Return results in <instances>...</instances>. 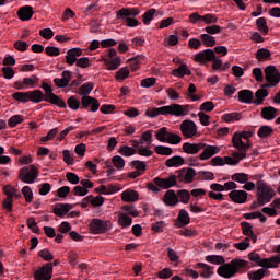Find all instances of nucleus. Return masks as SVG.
Masks as SVG:
<instances>
[{
	"instance_id": "obj_1",
	"label": "nucleus",
	"mask_w": 280,
	"mask_h": 280,
	"mask_svg": "<svg viewBox=\"0 0 280 280\" xmlns=\"http://www.w3.org/2000/svg\"><path fill=\"white\" fill-rule=\"evenodd\" d=\"M159 115H172L173 117H185L189 115V105L171 104L162 107H153L145 110V116L153 119Z\"/></svg>"
},
{
	"instance_id": "obj_2",
	"label": "nucleus",
	"mask_w": 280,
	"mask_h": 280,
	"mask_svg": "<svg viewBox=\"0 0 280 280\" xmlns=\"http://www.w3.org/2000/svg\"><path fill=\"white\" fill-rule=\"evenodd\" d=\"M275 196H277L275 188L260 179L256 183V202H254L253 206L264 207V205L272 202V198H275Z\"/></svg>"
},
{
	"instance_id": "obj_3",
	"label": "nucleus",
	"mask_w": 280,
	"mask_h": 280,
	"mask_svg": "<svg viewBox=\"0 0 280 280\" xmlns=\"http://www.w3.org/2000/svg\"><path fill=\"white\" fill-rule=\"evenodd\" d=\"M248 266V262L244 259L235 258L232 259L230 262L222 264L217 269V275L219 277H222L223 279H233L240 270H243V268H246Z\"/></svg>"
},
{
	"instance_id": "obj_4",
	"label": "nucleus",
	"mask_w": 280,
	"mask_h": 280,
	"mask_svg": "<svg viewBox=\"0 0 280 280\" xmlns=\"http://www.w3.org/2000/svg\"><path fill=\"white\" fill-rule=\"evenodd\" d=\"M139 14H141L139 8H121L116 12V19L126 21L127 27H139V20L135 19Z\"/></svg>"
},
{
	"instance_id": "obj_5",
	"label": "nucleus",
	"mask_w": 280,
	"mask_h": 280,
	"mask_svg": "<svg viewBox=\"0 0 280 280\" xmlns=\"http://www.w3.org/2000/svg\"><path fill=\"white\" fill-rule=\"evenodd\" d=\"M250 137H253V131L235 132L232 137L233 148H235V150H242L245 153L248 152L249 148H253Z\"/></svg>"
},
{
	"instance_id": "obj_6",
	"label": "nucleus",
	"mask_w": 280,
	"mask_h": 280,
	"mask_svg": "<svg viewBox=\"0 0 280 280\" xmlns=\"http://www.w3.org/2000/svg\"><path fill=\"white\" fill-rule=\"evenodd\" d=\"M38 167L34 165L24 166L19 171V180L21 183H26V185H33V183H36V178H38Z\"/></svg>"
},
{
	"instance_id": "obj_7",
	"label": "nucleus",
	"mask_w": 280,
	"mask_h": 280,
	"mask_svg": "<svg viewBox=\"0 0 280 280\" xmlns=\"http://www.w3.org/2000/svg\"><path fill=\"white\" fill-rule=\"evenodd\" d=\"M265 80L267 83L264 85V89H272L275 86H279L280 72L277 69V66H267L265 68Z\"/></svg>"
},
{
	"instance_id": "obj_8",
	"label": "nucleus",
	"mask_w": 280,
	"mask_h": 280,
	"mask_svg": "<svg viewBox=\"0 0 280 280\" xmlns=\"http://www.w3.org/2000/svg\"><path fill=\"white\" fill-rule=\"evenodd\" d=\"M40 89H43L45 93V102H49L50 104L58 106V108H67V103H65L58 95L54 94V89H51L48 83H42Z\"/></svg>"
},
{
	"instance_id": "obj_9",
	"label": "nucleus",
	"mask_w": 280,
	"mask_h": 280,
	"mask_svg": "<svg viewBox=\"0 0 280 280\" xmlns=\"http://www.w3.org/2000/svg\"><path fill=\"white\" fill-rule=\"evenodd\" d=\"M113 229V224L110 221H104L102 219H93L90 222V231L94 235H102V233H106V231H110Z\"/></svg>"
},
{
	"instance_id": "obj_10",
	"label": "nucleus",
	"mask_w": 280,
	"mask_h": 280,
	"mask_svg": "<svg viewBox=\"0 0 280 280\" xmlns=\"http://www.w3.org/2000/svg\"><path fill=\"white\" fill-rule=\"evenodd\" d=\"M179 130L186 139H194L198 135V126L194 120L189 119L182 121Z\"/></svg>"
},
{
	"instance_id": "obj_11",
	"label": "nucleus",
	"mask_w": 280,
	"mask_h": 280,
	"mask_svg": "<svg viewBox=\"0 0 280 280\" xmlns=\"http://www.w3.org/2000/svg\"><path fill=\"white\" fill-rule=\"evenodd\" d=\"M176 183H184V185H189V183H194V178H196V170L194 168H182L176 172Z\"/></svg>"
},
{
	"instance_id": "obj_12",
	"label": "nucleus",
	"mask_w": 280,
	"mask_h": 280,
	"mask_svg": "<svg viewBox=\"0 0 280 280\" xmlns=\"http://www.w3.org/2000/svg\"><path fill=\"white\" fill-rule=\"evenodd\" d=\"M203 148H201L202 152L199 154L200 161H209L215 154H220L222 148L219 145H211L202 142Z\"/></svg>"
},
{
	"instance_id": "obj_13",
	"label": "nucleus",
	"mask_w": 280,
	"mask_h": 280,
	"mask_svg": "<svg viewBox=\"0 0 280 280\" xmlns=\"http://www.w3.org/2000/svg\"><path fill=\"white\" fill-rule=\"evenodd\" d=\"M51 275H54V265L47 262L34 272V280H51Z\"/></svg>"
},
{
	"instance_id": "obj_14",
	"label": "nucleus",
	"mask_w": 280,
	"mask_h": 280,
	"mask_svg": "<svg viewBox=\"0 0 280 280\" xmlns=\"http://www.w3.org/2000/svg\"><path fill=\"white\" fill-rule=\"evenodd\" d=\"M153 183L160 187V189H171V187H176V175L171 174L166 178L155 177Z\"/></svg>"
},
{
	"instance_id": "obj_15",
	"label": "nucleus",
	"mask_w": 280,
	"mask_h": 280,
	"mask_svg": "<svg viewBox=\"0 0 280 280\" xmlns=\"http://www.w3.org/2000/svg\"><path fill=\"white\" fill-rule=\"evenodd\" d=\"M246 152H244L242 149H236V151L232 152V156H225L223 159L224 165H238L241 161L246 159Z\"/></svg>"
},
{
	"instance_id": "obj_16",
	"label": "nucleus",
	"mask_w": 280,
	"mask_h": 280,
	"mask_svg": "<svg viewBox=\"0 0 280 280\" xmlns=\"http://www.w3.org/2000/svg\"><path fill=\"white\" fill-rule=\"evenodd\" d=\"M215 58V51L213 49H206L195 55V62H199V65H206V62H211Z\"/></svg>"
},
{
	"instance_id": "obj_17",
	"label": "nucleus",
	"mask_w": 280,
	"mask_h": 280,
	"mask_svg": "<svg viewBox=\"0 0 280 280\" xmlns=\"http://www.w3.org/2000/svg\"><path fill=\"white\" fill-rule=\"evenodd\" d=\"M229 198L232 202H235V205H244L246 200H248V192L234 189L229 192Z\"/></svg>"
},
{
	"instance_id": "obj_18",
	"label": "nucleus",
	"mask_w": 280,
	"mask_h": 280,
	"mask_svg": "<svg viewBox=\"0 0 280 280\" xmlns=\"http://www.w3.org/2000/svg\"><path fill=\"white\" fill-rule=\"evenodd\" d=\"M80 56H82V49L81 48L69 49L67 51V55H66L67 65H69L70 67H73V63L78 62V58H80Z\"/></svg>"
},
{
	"instance_id": "obj_19",
	"label": "nucleus",
	"mask_w": 280,
	"mask_h": 280,
	"mask_svg": "<svg viewBox=\"0 0 280 280\" xmlns=\"http://www.w3.org/2000/svg\"><path fill=\"white\" fill-rule=\"evenodd\" d=\"M163 202L166 207H176L179 202L175 190H167L164 194Z\"/></svg>"
},
{
	"instance_id": "obj_20",
	"label": "nucleus",
	"mask_w": 280,
	"mask_h": 280,
	"mask_svg": "<svg viewBox=\"0 0 280 280\" xmlns=\"http://www.w3.org/2000/svg\"><path fill=\"white\" fill-rule=\"evenodd\" d=\"M203 148L202 142H198V143H190V142H185L183 144V150L186 154H191V155H196L198 154V152H201Z\"/></svg>"
},
{
	"instance_id": "obj_21",
	"label": "nucleus",
	"mask_w": 280,
	"mask_h": 280,
	"mask_svg": "<svg viewBox=\"0 0 280 280\" xmlns=\"http://www.w3.org/2000/svg\"><path fill=\"white\" fill-rule=\"evenodd\" d=\"M69 82H71V71L69 70H65L60 79H54V83L58 89H65V86H69Z\"/></svg>"
},
{
	"instance_id": "obj_22",
	"label": "nucleus",
	"mask_w": 280,
	"mask_h": 280,
	"mask_svg": "<svg viewBox=\"0 0 280 280\" xmlns=\"http://www.w3.org/2000/svg\"><path fill=\"white\" fill-rule=\"evenodd\" d=\"M238 102L242 104H255V94L250 90H241L238 92Z\"/></svg>"
},
{
	"instance_id": "obj_23",
	"label": "nucleus",
	"mask_w": 280,
	"mask_h": 280,
	"mask_svg": "<svg viewBox=\"0 0 280 280\" xmlns=\"http://www.w3.org/2000/svg\"><path fill=\"white\" fill-rule=\"evenodd\" d=\"M197 268H201L200 277H202V279H211V277L215 275L214 267L205 262H198Z\"/></svg>"
},
{
	"instance_id": "obj_24",
	"label": "nucleus",
	"mask_w": 280,
	"mask_h": 280,
	"mask_svg": "<svg viewBox=\"0 0 280 280\" xmlns=\"http://www.w3.org/2000/svg\"><path fill=\"white\" fill-rule=\"evenodd\" d=\"M103 62H105L107 71H116V69H119L121 67V58L115 57V58H108L103 57Z\"/></svg>"
},
{
	"instance_id": "obj_25",
	"label": "nucleus",
	"mask_w": 280,
	"mask_h": 280,
	"mask_svg": "<svg viewBox=\"0 0 280 280\" xmlns=\"http://www.w3.org/2000/svg\"><path fill=\"white\" fill-rule=\"evenodd\" d=\"M73 209V206L71 203H58L54 208V213L58 218H62V215H67Z\"/></svg>"
},
{
	"instance_id": "obj_26",
	"label": "nucleus",
	"mask_w": 280,
	"mask_h": 280,
	"mask_svg": "<svg viewBox=\"0 0 280 280\" xmlns=\"http://www.w3.org/2000/svg\"><path fill=\"white\" fill-rule=\"evenodd\" d=\"M18 16L20 21H30V19L34 16V9H32L30 5L22 7L18 11Z\"/></svg>"
},
{
	"instance_id": "obj_27",
	"label": "nucleus",
	"mask_w": 280,
	"mask_h": 280,
	"mask_svg": "<svg viewBox=\"0 0 280 280\" xmlns=\"http://www.w3.org/2000/svg\"><path fill=\"white\" fill-rule=\"evenodd\" d=\"M121 200L124 202H137V200H139V192L137 190L127 189L121 192Z\"/></svg>"
},
{
	"instance_id": "obj_28",
	"label": "nucleus",
	"mask_w": 280,
	"mask_h": 280,
	"mask_svg": "<svg viewBox=\"0 0 280 280\" xmlns=\"http://www.w3.org/2000/svg\"><path fill=\"white\" fill-rule=\"evenodd\" d=\"M28 102L40 104V102H45V94L40 90L28 91Z\"/></svg>"
},
{
	"instance_id": "obj_29",
	"label": "nucleus",
	"mask_w": 280,
	"mask_h": 280,
	"mask_svg": "<svg viewBox=\"0 0 280 280\" xmlns=\"http://www.w3.org/2000/svg\"><path fill=\"white\" fill-rule=\"evenodd\" d=\"M172 75L175 78H185V75H191V70L185 63H182L178 68L172 70Z\"/></svg>"
},
{
	"instance_id": "obj_30",
	"label": "nucleus",
	"mask_w": 280,
	"mask_h": 280,
	"mask_svg": "<svg viewBox=\"0 0 280 280\" xmlns=\"http://www.w3.org/2000/svg\"><path fill=\"white\" fill-rule=\"evenodd\" d=\"M277 108L269 106V107H264L261 109V117L262 119H266L267 121H272L277 117Z\"/></svg>"
},
{
	"instance_id": "obj_31",
	"label": "nucleus",
	"mask_w": 280,
	"mask_h": 280,
	"mask_svg": "<svg viewBox=\"0 0 280 280\" xmlns=\"http://www.w3.org/2000/svg\"><path fill=\"white\" fill-rule=\"evenodd\" d=\"M118 224L121 229H128L132 226V218L125 212H118Z\"/></svg>"
},
{
	"instance_id": "obj_32",
	"label": "nucleus",
	"mask_w": 280,
	"mask_h": 280,
	"mask_svg": "<svg viewBox=\"0 0 280 280\" xmlns=\"http://www.w3.org/2000/svg\"><path fill=\"white\" fill-rule=\"evenodd\" d=\"M280 264V256H272L270 258H262V268H278Z\"/></svg>"
},
{
	"instance_id": "obj_33",
	"label": "nucleus",
	"mask_w": 280,
	"mask_h": 280,
	"mask_svg": "<svg viewBox=\"0 0 280 280\" xmlns=\"http://www.w3.org/2000/svg\"><path fill=\"white\" fill-rule=\"evenodd\" d=\"M166 167H180L185 165V159L180 155H174L165 162Z\"/></svg>"
},
{
	"instance_id": "obj_34",
	"label": "nucleus",
	"mask_w": 280,
	"mask_h": 280,
	"mask_svg": "<svg viewBox=\"0 0 280 280\" xmlns=\"http://www.w3.org/2000/svg\"><path fill=\"white\" fill-rule=\"evenodd\" d=\"M176 196L183 205H189V200H191V192L187 189L177 190Z\"/></svg>"
},
{
	"instance_id": "obj_35",
	"label": "nucleus",
	"mask_w": 280,
	"mask_h": 280,
	"mask_svg": "<svg viewBox=\"0 0 280 280\" xmlns=\"http://www.w3.org/2000/svg\"><path fill=\"white\" fill-rule=\"evenodd\" d=\"M170 131H167V127H162L155 132V139L160 141V143H167V139L170 138Z\"/></svg>"
},
{
	"instance_id": "obj_36",
	"label": "nucleus",
	"mask_w": 280,
	"mask_h": 280,
	"mask_svg": "<svg viewBox=\"0 0 280 280\" xmlns=\"http://www.w3.org/2000/svg\"><path fill=\"white\" fill-rule=\"evenodd\" d=\"M268 95V90L266 89H259L256 91L255 93V100H254V104L256 106H261V104H264V100H266V96Z\"/></svg>"
},
{
	"instance_id": "obj_37",
	"label": "nucleus",
	"mask_w": 280,
	"mask_h": 280,
	"mask_svg": "<svg viewBox=\"0 0 280 280\" xmlns=\"http://www.w3.org/2000/svg\"><path fill=\"white\" fill-rule=\"evenodd\" d=\"M3 192L5 194L7 199L11 200H14V198H19L21 196V194H19V190L11 185L4 186Z\"/></svg>"
},
{
	"instance_id": "obj_38",
	"label": "nucleus",
	"mask_w": 280,
	"mask_h": 280,
	"mask_svg": "<svg viewBox=\"0 0 280 280\" xmlns=\"http://www.w3.org/2000/svg\"><path fill=\"white\" fill-rule=\"evenodd\" d=\"M256 26L257 30L260 31L264 36H267L268 32H270V28L268 27V22H266V18H258L256 20Z\"/></svg>"
},
{
	"instance_id": "obj_39",
	"label": "nucleus",
	"mask_w": 280,
	"mask_h": 280,
	"mask_svg": "<svg viewBox=\"0 0 280 280\" xmlns=\"http://www.w3.org/2000/svg\"><path fill=\"white\" fill-rule=\"evenodd\" d=\"M200 40L203 47H215V37L207 33L200 35Z\"/></svg>"
},
{
	"instance_id": "obj_40",
	"label": "nucleus",
	"mask_w": 280,
	"mask_h": 280,
	"mask_svg": "<svg viewBox=\"0 0 280 280\" xmlns=\"http://www.w3.org/2000/svg\"><path fill=\"white\" fill-rule=\"evenodd\" d=\"M206 261H208V264H213L214 266H222L226 260L224 259V256L208 255L206 256Z\"/></svg>"
},
{
	"instance_id": "obj_41",
	"label": "nucleus",
	"mask_w": 280,
	"mask_h": 280,
	"mask_svg": "<svg viewBox=\"0 0 280 280\" xmlns=\"http://www.w3.org/2000/svg\"><path fill=\"white\" fill-rule=\"evenodd\" d=\"M178 222L183 224L184 226H187V224H190L191 217H189V212L185 209H180L177 217Z\"/></svg>"
},
{
	"instance_id": "obj_42",
	"label": "nucleus",
	"mask_w": 280,
	"mask_h": 280,
	"mask_svg": "<svg viewBox=\"0 0 280 280\" xmlns=\"http://www.w3.org/2000/svg\"><path fill=\"white\" fill-rule=\"evenodd\" d=\"M221 119L226 124H231V121H240L242 119V114L237 112L224 114Z\"/></svg>"
},
{
	"instance_id": "obj_43",
	"label": "nucleus",
	"mask_w": 280,
	"mask_h": 280,
	"mask_svg": "<svg viewBox=\"0 0 280 280\" xmlns=\"http://www.w3.org/2000/svg\"><path fill=\"white\" fill-rule=\"evenodd\" d=\"M270 56H272V54L267 48H260L256 51V59L259 62H264V61L268 60V58H270Z\"/></svg>"
},
{
	"instance_id": "obj_44",
	"label": "nucleus",
	"mask_w": 280,
	"mask_h": 280,
	"mask_svg": "<svg viewBox=\"0 0 280 280\" xmlns=\"http://www.w3.org/2000/svg\"><path fill=\"white\" fill-rule=\"evenodd\" d=\"M112 163L116 170L121 171L126 167V160L121 155H114L112 158Z\"/></svg>"
},
{
	"instance_id": "obj_45",
	"label": "nucleus",
	"mask_w": 280,
	"mask_h": 280,
	"mask_svg": "<svg viewBox=\"0 0 280 280\" xmlns=\"http://www.w3.org/2000/svg\"><path fill=\"white\" fill-rule=\"evenodd\" d=\"M118 153L121 156H135V154H137V150H135V148L132 147H128V145H122L118 149Z\"/></svg>"
},
{
	"instance_id": "obj_46",
	"label": "nucleus",
	"mask_w": 280,
	"mask_h": 280,
	"mask_svg": "<svg viewBox=\"0 0 280 280\" xmlns=\"http://www.w3.org/2000/svg\"><path fill=\"white\" fill-rule=\"evenodd\" d=\"M12 97L16 102H22L23 104H26V102H30V92H15L12 94Z\"/></svg>"
},
{
	"instance_id": "obj_47",
	"label": "nucleus",
	"mask_w": 280,
	"mask_h": 280,
	"mask_svg": "<svg viewBox=\"0 0 280 280\" xmlns=\"http://www.w3.org/2000/svg\"><path fill=\"white\" fill-rule=\"evenodd\" d=\"M129 75L130 70L126 67H122L119 69V71L116 72L115 79L117 80V82H124V80H126V78H128Z\"/></svg>"
},
{
	"instance_id": "obj_48",
	"label": "nucleus",
	"mask_w": 280,
	"mask_h": 280,
	"mask_svg": "<svg viewBox=\"0 0 280 280\" xmlns=\"http://www.w3.org/2000/svg\"><path fill=\"white\" fill-rule=\"evenodd\" d=\"M233 246L236 248V250H248V248H250V237H245L242 242L234 243Z\"/></svg>"
},
{
	"instance_id": "obj_49",
	"label": "nucleus",
	"mask_w": 280,
	"mask_h": 280,
	"mask_svg": "<svg viewBox=\"0 0 280 280\" xmlns=\"http://www.w3.org/2000/svg\"><path fill=\"white\" fill-rule=\"evenodd\" d=\"M275 132V129L270 126H261L257 132L260 139H266V137H270Z\"/></svg>"
},
{
	"instance_id": "obj_50",
	"label": "nucleus",
	"mask_w": 280,
	"mask_h": 280,
	"mask_svg": "<svg viewBox=\"0 0 280 280\" xmlns=\"http://www.w3.org/2000/svg\"><path fill=\"white\" fill-rule=\"evenodd\" d=\"M120 213H126V215H131V218H139V211H137L135 206H122Z\"/></svg>"
},
{
	"instance_id": "obj_51",
	"label": "nucleus",
	"mask_w": 280,
	"mask_h": 280,
	"mask_svg": "<svg viewBox=\"0 0 280 280\" xmlns=\"http://www.w3.org/2000/svg\"><path fill=\"white\" fill-rule=\"evenodd\" d=\"M156 14V9H150L142 15V23L145 25H150L152 23V20L154 19V15Z\"/></svg>"
},
{
	"instance_id": "obj_52",
	"label": "nucleus",
	"mask_w": 280,
	"mask_h": 280,
	"mask_svg": "<svg viewBox=\"0 0 280 280\" xmlns=\"http://www.w3.org/2000/svg\"><path fill=\"white\" fill-rule=\"evenodd\" d=\"M205 32L209 36H213L215 34H222V26L217 24L208 25L205 27Z\"/></svg>"
},
{
	"instance_id": "obj_53",
	"label": "nucleus",
	"mask_w": 280,
	"mask_h": 280,
	"mask_svg": "<svg viewBox=\"0 0 280 280\" xmlns=\"http://www.w3.org/2000/svg\"><path fill=\"white\" fill-rule=\"evenodd\" d=\"M154 151L156 152V154H160L161 156H171L173 152L172 148L165 145H156L154 148Z\"/></svg>"
},
{
	"instance_id": "obj_54",
	"label": "nucleus",
	"mask_w": 280,
	"mask_h": 280,
	"mask_svg": "<svg viewBox=\"0 0 280 280\" xmlns=\"http://www.w3.org/2000/svg\"><path fill=\"white\" fill-rule=\"evenodd\" d=\"M232 180H234L235 183H240L241 185H244L245 183H248V174L236 173L232 175Z\"/></svg>"
},
{
	"instance_id": "obj_55",
	"label": "nucleus",
	"mask_w": 280,
	"mask_h": 280,
	"mask_svg": "<svg viewBox=\"0 0 280 280\" xmlns=\"http://www.w3.org/2000/svg\"><path fill=\"white\" fill-rule=\"evenodd\" d=\"M24 86H30V89H35L36 84H38L39 80L36 75H31L30 78H24Z\"/></svg>"
},
{
	"instance_id": "obj_56",
	"label": "nucleus",
	"mask_w": 280,
	"mask_h": 280,
	"mask_svg": "<svg viewBox=\"0 0 280 280\" xmlns=\"http://www.w3.org/2000/svg\"><path fill=\"white\" fill-rule=\"evenodd\" d=\"M19 124H23V116L21 115H14L8 120L9 128H16Z\"/></svg>"
},
{
	"instance_id": "obj_57",
	"label": "nucleus",
	"mask_w": 280,
	"mask_h": 280,
	"mask_svg": "<svg viewBox=\"0 0 280 280\" xmlns=\"http://www.w3.org/2000/svg\"><path fill=\"white\" fill-rule=\"evenodd\" d=\"M22 194L25 198V202L30 203L32 200H34V192L32 191V188L30 186H24L22 188Z\"/></svg>"
},
{
	"instance_id": "obj_58",
	"label": "nucleus",
	"mask_w": 280,
	"mask_h": 280,
	"mask_svg": "<svg viewBox=\"0 0 280 280\" xmlns=\"http://www.w3.org/2000/svg\"><path fill=\"white\" fill-rule=\"evenodd\" d=\"M180 141H183V138L178 133L171 132L166 143H170V145H178Z\"/></svg>"
},
{
	"instance_id": "obj_59",
	"label": "nucleus",
	"mask_w": 280,
	"mask_h": 280,
	"mask_svg": "<svg viewBox=\"0 0 280 280\" xmlns=\"http://www.w3.org/2000/svg\"><path fill=\"white\" fill-rule=\"evenodd\" d=\"M266 276L265 269H258L248 273V279L250 280H261Z\"/></svg>"
},
{
	"instance_id": "obj_60",
	"label": "nucleus",
	"mask_w": 280,
	"mask_h": 280,
	"mask_svg": "<svg viewBox=\"0 0 280 280\" xmlns=\"http://www.w3.org/2000/svg\"><path fill=\"white\" fill-rule=\"evenodd\" d=\"M139 143H147L148 145L152 144V130H147L140 137Z\"/></svg>"
},
{
	"instance_id": "obj_61",
	"label": "nucleus",
	"mask_w": 280,
	"mask_h": 280,
	"mask_svg": "<svg viewBox=\"0 0 280 280\" xmlns=\"http://www.w3.org/2000/svg\"><path fill=\"white\" fill-rule=\"evenodd\" d=\"M202 21L206 25H215V23H218V16L212 13H207L202 15Z\"/></svg>"
},
{
	"instance_id": "obj_62",
	"label": "nucleus",
	"mask_w": 280,
	"mask_h": 280,
	"mask_svg": "<svg viewBox=\"0 0 280 280\" xmlns=\"http://www.w3.org/2000/svg\"><path fill=\"white\" fill-rule=\"evenodd\" d=\"M173 275H174V271L172 269L164 268L156 273V277L158 279H171Z\"/></svg>"
},
{
	"instance_id": "obj_63",
	"label": "nucleus",
	"mask_w": 280,
	"mask_h": 280,
	"mask_svg": "<svg viewBox=\"0 0 280 280\" xmlns=\"http://www.w3.org/2000/svg\"><path fill=\"white\" fill-rule=\"evenodd\" d=\"M91 91H93V83H84V84L79 89V95L89 96V94H91Z\"/></svg>"
},
{
	"instance_id": "obj_64",
	"label": "nucleus",
	"mask_w": 280,
	"mask_h": 280,
	"mask_svg": "<svg viewBox=\"0 0 280 280\" xmlns=\"http://www.w3.org/2000/svg\"><path fill=\"white\" fill-rule=\"evenodd\" d=\"M90 196V205H92L93 207H102V205H104V197L102 196Z\"/></svg>"
}]
</instances>
